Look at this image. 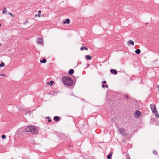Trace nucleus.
<instances>
[{
	"label": "nucleus",
	"instance_id": "c85d7f7f",
	"mask_svg": "<svg viewBox=\"0 0 159 159\" xmlns=\"http://www.w3.org/2000/svg\"><path fill=\"white\" fill-rule=\"evenodd\" d=\"M37 16H38V15H35V17H37Z\"/></svg>",
	"mask_w": 159,
	"mask_h": 159
},
{
	"label": "nucleus",
	"instance_id": "4be33fe9",
	"mask_svg": "<svg viewBox=\"0 0 159 159\" xmlns=\"http://www.w3.org/2000/svg\"><path fill=\"white\" fill-rule=\"evenodd\" d=\"M2 139H4L6 138V136L4 135H3L2 136Z\"/></svg>",
	"mask_w": 159,
	"mask_h": 159
},
{
	"label": "nucleus",
	"instance_id": "1a4fd4ad",
	"mask_svg": "<svg viewBox=\"0 0 159 159\" xmlns=\"http://www.w3.org/2000/svg\"><path fill=\"white\" fill-rule=\"evenodd\" d=\"M7 12V10L6 7H3L2 11V13L3 14H5Z\"/></svg>",
	"mask_w": 159,
	"mask_h": 159
},
{
	"label": "nucleus",
	"instance_id": "aec40b11",
	"mask_svg": "<svg viewBox=\"0 0 159 159\" xmlns=\"http://www.w3.org/2000/svg\"><path fill=\"white\" fill-rule=\"evenodd\" d=\"M102 87L103 88H104L105 87L106 88H107L108 87V86L107 85H105L104 84H102Z\"/></svg>",
	"mask_w": 159,
	"mask_h": 159
},
{
	"label": "nucleus",
	"instance_id": "f8f14e48",
	"mask_svg": "<svg viewBox=\"0 0 159 159\" xmlns=\"http://www.w3.org/2000/svg\"><path fill=\"white\" fill-rule=\"evenodd\" d=\"M74 70L73 69H71L69 71V73L70 75H72L74 73Z\"/></svg>",
	"mask_w": 159,
	"mask_h": 159
},
{
	"label": "nucleus",
	"instance_id": "7ed1b4c3",
	"mask_svg": "<svg viewBox=\"0 0 159 159\" xmlns=\"http://www.w3.org/2000/svg\"><path fill=\"white\" fill-rule=\"evenodd\" d=\"M150 107L153 113L156 115L157 114L158 112L155 105L153 104H152L150 105Z\"/></svg>",
	"mask_w": 159,
	"mask_h": 159
},
{
	"label": "nucleus",
	"instance_id": "9b49d317",
	"mask_svg": "<svg viewBox=\"0 0 159 159\" xmlns=\"http://www.w3.org/2000/svg\"><path fill=\"white\" fill-rule=\"evenodd\" d=\"M92 58V57L89 55L86 56V59L87 60H90Z\"/></svg>",
	"mask_w": 159,
	"mask_h": 159
},
{
	"label": "nucleus",
	"instance_id": "5701e85b",
	"mask_svg": "<svg viewBox=\"0 0 159 159\" xmlns=\"http://www.w3.org/2000/svg\"><path fill=\"white\" fill-rule=\"evenodd\" d=\"M126 156H127L128 157L127 158V159H130L129 156V155H126Z\"/></svg>",
	"mask_w": 159,
	"mask_h": 159
},
{
	"label": "nucleus",
	"instance_id": "ddd939ff",
	"mask_svg": "<svg viewBox=\"0 0 159 159\" xmlns=\"http://www.w3.org/2000/svg\"><path fill=\"white\" fill-rule=\"evenodd\" d=\"M70 23V20L69 19H67L63 22L64 23L69 24Z\"/></svg>",
	"mask_w": 159,
	"mask_h": 159
},
{
	"label": "nucleus",
	"instance_id": "473e14b6",
	"mask_svg": "<svg viewBox=\"0 0 159 159\" xmlns=\"http://www.w3.org/2000/svg\"><path fill=\"white\" fill-rule=\"evenodd\" d=\"M1 45V44L0 43V45Z\"/></svg>",
	"mask_w": 159,
	"mask_h": 159
},
{
	"label": "nucleus",
	"instance_id": "72a5a7b5",
	"mask_svg": "<svg viewBox=\"0 0 159 159\" xmlns=\"http://www.w3.org/2000/svg\"><path fill=\"white\" fill-rule=\"evenodd\" d=\"M158 90H159V89H158Z\"/></svg>",
	"mask_w": 159,
	"mask_h": 159
},
{
	"label": "nucleus",
	"instance_id": "423d86ee",
	"mask_svg": "<svg viewBox=\"0 0 159 159\" xmlns=\"http://www.w3.org/2000/svg\"><path fill=\"white\" fill-rule=\"evenodd\" d=\"M37 43L39 44H43V39L42 38H39L38 39Z\"/></svg>",
	"mask_w": 159,
	"mask_h": 159
},
{
	"label": "nucleus",
	"instance_id": "a211bd4d",
	"mask_svg": "<svg viewBox=\"0 0 159 159\" xmlns=\"http://www.w3.org/2000/svg\"><path fill=\"white\" fill-rule=\"evenodd\" d=\"M46 119L48 120V121L49 122H51L52 121V120L50 119V117H47Z\"/></svg>",
	"mask_w": 159,
	"mask_h": 159
},
{
	"label": "nucleus",
	"instance_id": "dca6fc26",
	"mask_svg": "<svg viewBox=\"0 0 159 159\" xmlns=\"http://www.w3.org/2000/svg\"><path fill=\"white\" fill-rule=\"evenodd\" d=\"M84 49H85L86 50H88V48H87L84 47H81L80 48V50L82 51L84 50Z\"/></svg>",
	"mask_w": 159,
	"mask_h": 159
},
{
	"label": "nucleus",
	"instance_id": "412c9836",
	"mask_svg": "<svg viewBox=\"0 0 159 159\" xmlns=\"http://www.w3.org/2000/svg\"><path fill=\"white\" fill-rule=\"evenodd\" d=\"M8 14L10 15L12 17H14V16L13 15L11 12H8Z\"/></svg>",
	"mask_w": 159,
	"mask_h": 159
},
{
	"label": "nucleus",
	"instance_id": "f3484780",
	"mask_svg": "<svg viewBox=\"0 0 159 159\" xmlns=\"http://www.w3.org/2000/svg\"><path fill=\"white\" fill-rule=\"evenodd\" d=\"M5 65V64L4 63L2 62L1 64H0V67H3Z\"/></svg>",
	"mask_w": 159,
	"mask_h": 159
},
{
	"label": "nucleus",
	"instance_id": "4468645a",
	"mask_svg": "<svg viewBox=\"0 0 159 159\" xmlns=\"http://www.w3.org/2000/svg\"><path fill=\"white\" fill-rule=\"evenodd\" d=\"M140 50L139 49H137L135 50V52L137 54H139L140 53Z\"/></svg>",
	"mask_w": 159,
	"mask_h": 159
},
{
	"label": "nucleus",
	"instance_id": "20e7f679",
	"mask_svg": "<svg viewBox=\"0 0 159 159\" xmlns=\"http://www.w3.org/2000/svg\"><path fill=\"white\" fill-rule=\"evenodd\" d=\"M119 131L121 134L123 135H126V131L122 128L119 129Z\"/></svg>",
	"mask_w": 159,
	"mask_h": 159
},
{
	"label": "nucleus",
	"instance_id": "6e6552de",
	"mask_svg": "<svg viewBox=\"0 0 159 159\" xmlns=\"http://www.w3.org/2000/svg\"><path fill=\"white\" fill-rule=\"evenodd\" d=\"M127 43L129 45V44L134 45V42L132 40H131L129 41H128Z\"/></svg>",
	"mask_w": 159,
	"mask_h": 159
},
{
	"label": "nucleus",
	"instance_id": "bb28decb",
	"mask_svg": "<svg viewBox=\"0 0 159 159\" xmlns=\"http://www.w3.org/2000/svg\"><path fill=\"white\" fill-rule=\"evenodd\" d=\"M156 117H159V115H156Z\"/></svg>",
	"mask_w": 159,
	"mask_h": 159
},
{
	"label": "nucleus",
	"instance_id": "b1692460",
	"mask_svg": "<svg viewBox=\"0 0 159 159\" xmlns=\"http://www.w3.org/2000/svg\"><path fill=\"white\" fill-rule=\"evenodd\" d=\"M102 83L104 84H105L106 83V81H103Z\"/></svg>",
	"mask_w": 159,
	"mask_h": 159
},
{
	"label": "nucleus",
	"instance_id": "9d476101",
	"mask_svg": "<svg viewBox=\"0 0 159 159\" xmlns=\"http://www.w3.org/2000/svg\"><path fill=\"white\" fill-rule=\"evenodd\" d=\"M54 120L56 121H59L60 120V117L58 116H55L53 118Z\"/></svg>",
	"mask_w": 159,
	"mask_h": 159
},
{
	"label": "nucleus",
	"instance_id": "a878e982",
	"mask_svg": "<svg viewBox=\"0 0 159 159\" xmlns=\"http://www.w3.org/2000/svg\"><path fill=\"white\" fill-rule=\"evenodd\" d=\"M41 11H38V12H39V14H40V13H41Z\"/></svg>",
	"mask_w": 159,
	"mask_h": 159
},
{
	"label": "nucleus",
	"instance_id": "6ab92c4d",
	"mask_svg": "<svg viewBox=\"0 0 159 159\" xmlns=\"http://www.w3.org/2000/svg\"><path fill=\"white\" fill-rule=\"evenodd\" d=\"M48 84H50L51 85H52L54 83V82L53 81H50L49 82V83H50V84H49V82H48Z\"/></svg>",
	"mask_w": 159,
	"mask_h": 159
},
{
	"label": "nucleus",
	"instance_id": "0eeeda50",
	"mask_svg": "<svg viewBox=\"0 0 159 159\" xmlns=\"http://www.w3.org/2000/svg\"><path fill=\"white\" fill-rule=\"evenodd\" d=\"M110 71L111 72L114 74L115 75H116L117 74V72L116 70L115 69H111Z\"/></svg>",
	"mask_w": 159,
	"mask_h": 159
},
{
	"label": "nucleus",
	"instance_id": "cd10ccee",
	"mask_svg": "<svg viewBox=\"0 0 159 159\" xmlns=\"http://www.w3.org/2000/svg\"><path fill=\"white\" fill-rule=\"evenodd\" d=\"M38 16H39V17H40V15H39V14H38Z\"/></svg>",
	"mask_w": 159,
	"mask_h": 159
},
{
	"label": "nucleus",
	"instance_id": "c756f323",
	"mask_svg": "<svg viewBox=\"0 0 159 159\" xmlns=\"http://www.w3.org/2000/svg\"><path fill=\"white\" fill-rule=\"evenodd\" d=\"M126 98L128 97V96L127 95L126 96Z\"/></svg>",
	"mask_w": 159,
	"mask_h": 159
},
{
	"label": "nucleus",
	"instance_id": "f03ea898",
	"mask_svg": "<svg viewBox=\"0 0 159 159\" xmlns=\"http://www.w3.org/2000/svg\"><path fill=\"white\" fill-rule=\"evenodd\" d=\"M62 80L64 84L67 86H70L73 84V80L69 77L64 76L62 77Z\"/></svg>",
	"mask_w": 159,
	"mask_h": 159
},
{
	"label": "nucleus",
	"instance_id": "393cba45",
	"mask_svg": "<svg viewBox=\"0 0 159 159\" xmlns=\"http://www.w3.org/2000/svg\"><path fill=\"white\" fill-rule=\"evenodd\" d=\"M0 75L3 76H5V75L4 74H1Z\"/></svg>",
	"mask_w": 159,
	"mask_h": 159
},
{
	"label": "nucleus",
	"instance_id": "2eb2a0df",
	"mask_svg": "<svg viewBox=\"0 0 159 159\" xmlns=\"http://www.w3.org/2000/svg\"><path fill=\"white\" fill-rule=\"evenodd\" d=\"M40 62L41 63H45L46 62V60L43 58L42 60L40 61Z\"/></svg>",
	"mask_w": 159,
	"mask_h": 159
},
{
	"label": "nucleus",
	"instance_id": "2f4dec72",
	"mask_svg": "<svg viewBox=\"0 0 159 159\" xmlns=\"http://www.w3.org/2000/svg\"><path fill=\"white\" fill-rule=\"evenodd\" d=\"M148 24V23H146V25H147Z\"/></svg>",
	"mask_w": 159,
	"mask_h": 159
},
{
	"label": "nucleus",
	"instance_id": "7c9ffc66",
	"mask_svg": "<svg viewBox=\"0 0 159 159\" xmlns=\"http://www.w3.org/2000/svg\"><path fill=\"white\" fill-rule=\"evenodd\" d=\"M1 23H0V27L1 26Z\"/></svg>",
	"mask_w": 159,
	"mask_h": 159
},
{
	"label": "nucleus",
	"instance_id": "f257e3e1",
	"mask_svg": "<svg viewBox=\"0 0 159 159\" xmlns=\"http://www.w3.org/2000/svg\"><path fill=\"white\" fill-rule=\"evenodd\" d=\"M39 130V129L38 127L34 125L29 126L25 129V131L26 132H31L34 134L37 133Z\"/></svg>",
	"mask_w": 159,
	"mask_h": 159
},
{
	"label": "nucleus",
	"instance_id": "39448f33",
	"mask_svg": "<svg viewBox=\"0 0 159 159\" xmlns=\"http://www.w3.org/2000/svg\"><path fill=\"white\" fill-rule=\"evenodd\" d=\"M140 114L141 112L139 111H136L134 114V115L135 117L138 118L139 117Z\"/></svg>",
	"mask_w": 159,
	"mask_h": 159
}]
</instances>
